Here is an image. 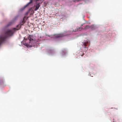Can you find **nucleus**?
Instances as JSON below:
<instances>
[{"label": "nucleus", "instance_id": "f257e3e1", "mask_svg": "<svg viewBox=\"0 0 122 122\" xmlns=\"http://www.w3.org/2000/svg\"><path fill=\"white\" fill-rule=\"evenodd\" d=\"M17 30L15 28H14L13 30H7L5 32V33L8 36H11L14 34V31Z\"/></svg>", "mask_w": 122, "mask_h": 122}, {"label": "nucleus", "instance_id": "f03ea898", "mask_svg": "<svg viewBox=\"0 0 122 122\" xmlns=\"http://www.w3.org/2000/svg\"><path fill=\"white\" fill-rule=\"evenodd\" d=\"M29 40V43H30L32 41H33V39H32V36L31 35H29L28 37L25 40Z\"/></svg>", "mask_w": 122, "mask_h": 122}, {"label": "nucleus", "instance_id": "7ed1b4c3", "mask_svg": "<svg viewBox=\"0 0 122 122\" xmlns=\"http://www.w3.org/2000/svg\"><path fill=\"white\" fill-rule=\"evenodd\" d=\"M82 29V28L81 27H78L75 30H73V31L74 32H76V31L81 30Z\"/></svg>", "mask_w": 122, "mask_h": 122}, {"label": "nucleus", "instance_id": "20e7f679", "mask_svg": "<svg viewBox=\"0 0 122 122\" xmlns=\"http://www.w3.org/2000/svg\"><path fill=\"white\" fill-rule=\"evenodd\" d=\"M40 6V5L39 4H37L36 6V8L34 10H35L36 11L38 9Z\"/></svg>", "mask_w": 122, "mask_h": 122}, {"label": "nucleus", "instance_id": "39448f33", "mask_svg": "<svg viewBox=\"0 0 122 122\" xmlns=\"http://www.w3.org/2000/svg\"><path fill=\"white\" fill-rule=\"evenodd\" d=\"M12 24V22H9L5 26V28H7L9 26L11 25Z\"/></svg>", "mask_w": 122, "mask_h": 122}, {"label": "nucleus", "instance_id": "423d86ee", "mask_svg": "<svg viewBox=\"0 0 122 122\" xmlns=\"http://www.w3.org/2000/svg\"><path fill=\"white\" fill-rule=\"evenodd\" d=\"M91 26L90 25H86L85 26L84 28V30H86L88 29H89L91 28Z\"/></svg>", "mask_w": 122, "mask_h": 122}, {"label": "nucleus", "instance_id": "0eeeda50", "mask_svg": "<svg viewBox=\"0 0 122 122\" xmlns=\"http://www.w3.org/2000/svg\"><path fill=\"white\" fill-rule=\"evenodd\" d=\"M63 36L61 34H58L56 35L55 36V37L56 38H59L62 36Z\"/></svg>", "mask_w": 122, "mask_h": 122}, {"label": "nucleus", "instance_id": "6e6552de", "mask_svg": "<svg viewBox=\"0 0 122 122\" xmlns=\"http://www.w3.org/2000/svg\"><path fill=\"white\" fill-rule=\"evenodd\" d=\"M32 0H30V1L25 6V8L27 6L30 4L32 3Z\"/></svg>", "mask_w": 122, "mask_h": 122}, {"label": "nucleus", "instance_id": "1a4fd4ad", "mask_svg": "<svg viewBox=\"0 0 122 122\" xmlns=\"http://www.w3.org/2000/svg\"><path fill=\"white\" fill-rule=\"evenodd\" d=\"M25 22V21H24V20H23L22 21V24H23Z\"/></svg>", "mask_w": 122, "mask_h": 122}, {"label": "nucleus", "instance_id": "9d476101", "mask_svg": "<svg viewBox=\"0 0 122 122\" xmlns=\"http://www.w3.org/2000/svg\"><path fill=\"white\" fill-rule=\"evenodd\" d=\"M83 44L84 45H85V46H86V43H84Z\"/></svg>", "mask_w": 122, "mask_h": 122}, {"label": "nucleus", "instance_id": "9b49d317", "mask_svg": "<svg viewBox=\"0 0 122 122\" xmlns=\"http://www.w3.org/2000/svg\"><path fill=\"white\" fill-rule=\"evenodd\" d=\"M84 55V53H83L81 55V56H82Z\"/></svg>", "mask_w": 122, "mask_h": 122}, {"label": "nucleus", "instance_id": "f8f14e48", "mask_svg": "<svg viewBox=\"0 0 122 122\" xmlns=\"http://www.w3.org/2000/svg\"><path fill=\"white\" fill-rule=\"evenodd\" d=\"M25 44H26V46H27V45L26 43H25Z\"/></svg>", "mask_w": 122, "mask_h": 122}, {"label": "nucleus", "instance_id": "ddd939ff", "mask_svg": "<svg viewBox=\"0 0 122 122\" xmlns=\"http://www.w3.org/2000/svg\"><path fill=\"white\" fill-rule=\"evenodd\" d=\"M82 25H81V26H82Z\"/></svg>", "mask_w": 122, "mask_h": 122}]
</instances>
